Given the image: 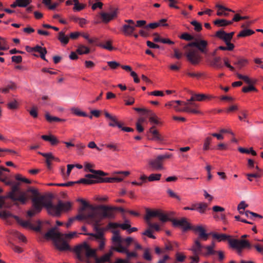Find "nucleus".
Segmentation results:
<instances>
[{
	"instance_id": "43",
	"label": "nucleus",
	"mask_w": 263,
	"mask_h": 263,
	"mask_svg": "<svg viewBox=\"0 0 263 263\" xmlns=\"http://www.w3.org/2000/svg\"><path fill=\"white\" fill-rule=\"evenodd\" d=\"M254 31L251 29H244L241 31L238 34V37H245L253 34Z\"/></svg>"
},
{
	"instance_id": "28",
	"label": "nucleus",
	"mask_w": 263,
	"mask_h": 263,
	"mask_svg": "<svg viewBox=\"0 0 263 263\" xmlns=\"http://www.w3.org/2000/svg\"><path fill=\"white\" fill-rule=\"evenodd\" d=\"M38 153L46 158L47 166L49 169H50L51 165V161L52 160V158H53V155L51 153H44L40 152H38Z\"/></svg>"
},
{
	"instance_id": "32",
	"label": "nucleus",
	"mask_w": 263,
	"mask_h": 263,
	"mask_svg": "<svg viewBox=\"0 0 263 263\" xmlns=\"http://www.w3.org/2000/svg\"><path fill=\"white\" fill-rule=\"evenodd\" d=\"M215 25L218 27H225L232 24V22L225 19H217L213 22Z\"/></svg>"
},
{
	"instance_id": "49",
	"label": "nucleus",
	"mask_w": 263,
	"mask_h": 263,
	"mask_svg": "<svg viewBox=\"0 0 263 263\" xmlns=\"http://www.w3.org/2000/svg\"><path fill=\"white\" fill-rule=\"evenodd\" d=\"M12 234L13 236L17 238L23 242H25L26 240L25 236L23 234L20 233V232L16 231H13L12 232Z\"/></svg>"
},
{
	"instance_id": "64",
	"label": "nucleus",
	"mask_w": 263,
	"mask_h": 263,
	"mask_svg": "<svg viewBox=\"0 0 263 263\" xmlns=\"http://www.w3.org/2000/svg\"><path fill=\"white\" fill-rule=\"evenodd\" d=\"M110 263H131L130 259L126 258L125 259L117 258L114 262Z\"/></svg>"
},
{
	"instance_id": "7",
	"label": "nucleus",
	"mask_w": 263,
	"mask_h": 263,
	"mask_svg": "<svg viewBox=\"0 0 263 263\" xmlns=\"http://www.w3.org/2000/svg\"><path fill=\"white\" fill-rule=\"evenodd\" d=\"M98 209L100 210V215L102 218L113 219L116 217V211H119L121 212H124L125 210L121 207H116L107 206L105 205H100L98 206Z\"/></svg>"
},
{
	"instance_id": "8",
	"label": "nucleus",
	"mask_w": 263,
	"mask_h": 263,
	"mask_svg": "<svg viewBox=\"0 0 263 263\" xmlns=\"http://www.w3.org/2000/svg\"><path fill=\"white\" fill-rule=\"evenodd\" d=\"M100 216V210L98 209L97 206L95 210L90 211L88 214H85L84 212H80V209L79 210V214L75 217H73L74 220L77 219L78 220H86L89 223H92L98 217Z\"/></svg>"
},
{
	"instance_id": "9",
	"label": "nucleus",
	"mask_w": 263,
	"mask_h": 263,
	"mask_svg": "<svg viewBox=\"0 0 263 263\" xmlns=\"http://www.w3.org/2000/svg\"><path fill=\"white\" fill-rule=\"evenodd\" d=\"M228 242L230 247L233 249H250L252 247L250 242L245 239L230 238L228 239Z\"/></svg>"
},
{
	"instance_id": "44",
	"label": "nucleus",
	"mask_w": 263,
	"mask_h": 263,
	"mask_svg": "<svg viewBox=\"0 0 263 263\" xmlns=\"http://www.w3.org/2000/svg\"><path fill=\"white\" fill-rule=\"evenodd\" d=\"M3 171H9V170L7 168L0 167V181H1L3 182H4L5 184L7 185H11L12 182L11 181H7L5 178H3L2 177Z\"/></svg>"
},
{
	"instance_id": "37",
	"label": "nucleus",
	"mask_w": 263,
	"mask_h": 263,
	"mask_svg": "<svg viewBox=\"0 0 263 263\" xmlns=\"http://www.w3.org/2000/svg\"><path fill=\"white\" fill-rule=\"evenodd\" d=\"M221 58L219 57H215L210 62V66L217 68H220L222 67L221 64L219 62Z\"/></svg>"
},
{
	"instance_id": "4",
	"label": "nucleus",
	"mask_w": 263,
	"mask_h": 263,
	"mask_svg": "<svg viewBox=\"0 0 263 263\" xmlns=\"http://www.w3.org/2000/svg\"><path fill=\"white\" fill-rule=\"evenodd\" d=\"M112 233L113 236L111 238V240L114 245V247H112V250L120 253L125 254L126 258L128 259H130L132 257H138L137 252L135 251L129 252L127 247H123V246L122 245L123 238L120 235L119 230H112Z\"/></svg>"
},
{
	"instance_id": "29",
	"label": "nucleus",
	"mask_w": 263,
	"mask_h": 263,
	"mask_svg": "<svg viewBox=\"0 0 263 263\" xmlns=\"http://www.w3.org/2000/svg\"><path fill=\"white\" fill-rule=\"evenodd\" d=\"M160 210H146V214L145 216V220L146 222L150 221V219L152 217H158V215L159 213Z\"/></svg>"
},
{
	"instance_id": "50",
	"label": "nucleus",
	"mask_w": 263,
	"mask_h": 263,
	"mask_svg": "<svg viewBox=\"0 0 263 263\" xmlns=\"http://www.w3.org/2000/svg\"><path fill=\"white\" fill-rule=\"evenodd\" d=\"M161 175L160 174H152L147 178L149 181H158L160 179Z\"/></svg>"
},
{
	"instance_id": "60",
	"label": "nucleus",
	"mask_w": 263,
	"mask_h": 263,
	"mask_svg": "<svg viewBox=\"0 0 263 263\" xmlns=\"http://www.w3.org/2000/svg\"><path fill=\"white\" fill-rule=\"evenodd\" d=\"M143 257L144 259L151 261L152 257L150 254L149 249H145L144 251Z\"/></svg>"
},
{
	"instance_id": "38",
	"label": "nucleus",
	"mask_w": 263,
	"mask_h": 263,
	"mask_svg": "<svg viewBox=\"0 0 263 263\" xmlns=\"http://www.w3.org/2000/svg\"><path fill=\"white\" fill-rule=\"evenodd\" d=\"M58 39L63 45H66L69 42V37L62 31L59 33Z\"/></svg>"
},
{
	"instance_id": "62",
	"label": "nucleus",
	"mask_w": 263,
	"mask_h": 263,
	"mask_svg": "<svg viewBox=\"0 0 263 263\" xmlns=\"http://www.w3.org/2000/svg\"><path fill=\"white\" fill-rule=\"evenodd\" d=\"M107 64L110 68L112 69H115L120 66V64L119 63L114 61L107 62Z\"/></svg>"
},
{
	"instance_id": "10",
	"label": "nucleus",
	"mask_w": 263,
	"mask_h": 263,
	"mask_svg": "<svg viewBox=\"0 0 263 263\" xmlns=\"http://www.w3.org/2000/svg\"><path fill=\"white\" fill-rule=\"evenodd\" d=\"M104 218H102V216L100 215L98 217L95 221L93 222L92 224L94 226V229L96 231L97 233L96 234L93 233H84V235H90L96 237V239L100 240L104 239L103 238V229H100L99 228L100 226V222L101 220Z\"/></svg>"
},
{
	"instance_id": "27",
	"label": "nucleus",
	"mask_w": 263,
	"mask_h": 263,
	"mask_svg": "<svg viewBox=\"0 0 263 263\" xmlns=\"http://www.w3.org/2000/svg\"><path fill=\"white\" fill-rule=\"evenodd\" d=\"M123 180V178L121 177H107V178H102L100 177H99L98 179L97 180V181L99 182H121Z\"/></svg>"
},
{
	"instance_id": "12",
	"label": "nucleus",
	"mask_w": 263,
	"mask_h": 263,
	"mask_svg": "<svg viewBox=\"0 0 263 263\" xmlns=\"http://www.w3.org/2000/svg\"><path fill=\"white\" fill-rule=\"evenodd\" d=\"M93 167V165L89 163H86L84 165V170L86 172H89L92 173V174H87L85 175L86 178H94L97 179L99 178V176H105L106 175L104 172L100 170H95L91 169V167Z\"/></svg>"
},
{
	"instance_id": "39",
	"label": "nucleus",
	"mask_w": 263,
	"mask_h": 263,
	"mask_svg": "<svg viewBox=\"0 0 263 263\" xmlns=\"http://www.w3.org/2000/svg\"><path fill=\"white\" fill-rule=\"evenodd\" d=\"M74 7L73 8V10L74 11H80L83 9H84L86 5L80 3L79 0H74Z\"/></svg>"
},
{
	"instance_id": "30",
	"label": "nucleus",
	"mask_w": 263,
	"mask_h": 263,
	"mask_svg": "<svg viewBox=\"0 0 263 263\" xmlns=\"http://www.w3.org/2000/svg\"><path fill=\"white\" fill-rule=\"evenodd\" d=\"M166 22V19L163 18L157 22H154L152 23H150L148 25H146L145 26V28H151V29H155L159 26H167L168 25L167 24H161V22Z\"/></svg>"
},
{
	"instance_id": "45",
	"label": "nucleus",
	"mask_w": 263,
	"mask_h": 263,
	"mask_svg": "<svg viewBox=\"0 0 263 263\" xmlns=\"http://www.w3.org/2000/svg\"><path fill=\"white\" fill-rule=\"evenodd\" d=\"M149 121L150 123L153 125L154 128H155V125H158L161 124V121L158 118L157 116H150Z\"/></svg>"
},
{
	"instance_id": "53",
	"label": "nucleus",
	"mask_w": 263,
	"mask_h": 263,
	"mask_svg": "<svg viewBox=\"0 0 263 263\" xmlns=\"http://www.w3.org/2000/svg\"><path fill=\"white\" fill-rule=\"evenodd\" d=\"M186 74L190 77L199 79L203 75V73L200 72H195L192 71H187L186 72Z\"/></svg>"
},
{
	"instance_id": "61",
	"label": "nucleus",
	"mask_w": 263,
	"mask_h": 263,
	"mask_svg": "<svg viewBox=\"0 0 263 263\" xmlns=\"http://www.w3.org/2000/svg\"><path fill=\"white\" fill-rule=\"evenodd\" d=\"M70 114H75L76 115H86L84 112L81 111L79 108L77 107L72 108Z\"/></svg>"
},
{
	"instance_id": "23",
	"label": "nucleus",
	"mask_w": 263,
	"mask_h": 263,
	"mask_svg": "<svg viewBox=\"0 0 263 263\" xmlns=\"http://www.w3.org/2000/svg\"><path fill=\"white\" fill-rule=\"evenodd\" d=\"M31 3V0H15L10 5V7L13 8L16 7L25 8L28 6Z\"/></svg>"
},
{
	"instance_id": "26",
	"label": "nucleus",
	"mask_w": 263,
	"mask_h": 263,
	"mask_svg": "<svg viewBox=\"0 0 263 263\" xmlns=\"http://www.w3.org/2000/svg\"><path fill=\"white\" fill-rule=\"evenodd\" d=\"M193 206H197L195 210L200 214H204L208 209V204L205 202H199L192 204Z\"/></svg>"
},
{
	"instance_id": "35",
	"label": "nucleus",
	"mask_w": 263,
	"mask_h": 263,
	"mask_svg": "<svg viewBox=\"0 0 263 263\" xmlns=\"http://www.w3.org/2000/svg\"><path fill=\"white\" fill-rule=\"evenodd\" d=\"M134 109L139 114H142L144 115H155V114L148 108H135Z\"/></svg>"
},
{
	"instance_id": "41",
	"label": "nucleus",
	"mask_w": 263,
	"mask_h": 263,
	"mask_svg": "<svg viewBox=\"0 0 263 263\" xmlns=\"http://www.w3.org/2000/svg\"><path fill=\"white\" fill-rule=\"evenodd\" d=\"M204 249L206 250V252L202 253V255L204 256L214 255L216 252V251H215L212 247H210L209 246H204Z\"/></svg>"
},
{
	"instance_id": "56",
	"label": "nucleus",
	"mask_w": 263,
	"mask_h": 263,
	"mask_svg": "<svg viewBox=\"0 0 263 263\" xmlns=\"http://www.w3.org/2000/svg\"><path fill=\"white\" fill-rule=\"evenodd\" d=\"M104 146L110 149H112L113 151H119V148L118 147V144L117 143H110L106 144Z\"/></svg>"
},
{
	"instance_id": "42",
	"label": "nucleus",
	"mask_w": 263,
	"mask_h": 263,
	"mask_svg": "<svg viewBox=\"0 0 263 263\" xmlns=\"http://www.w3.org/2000/svg\"><path fill=\"white\" fill-rule=\"evenodd\" d=\"M46 120L49 123H53L56 122H64L65 119H61L55 116H45Z\"/></svg>"
},
{
	"instance_id": "19",
	"label": "nucleus",
	"mask_w": 263,
	"mask_h": 263,
	"mask_svg": "<svg viewBox=\"0 0 263 263\" xmlns=\"http://www.w3.org/2000/svg\"><path fill=\"white\" fill-rule=\"evenodd\" d=\"M162 160L159 156H158L155 159L151 160L149 161V164L155 170H160L163 168L162 164Z\"/></svg>"
},
{
	"instance_id": "48",
	"label": "nucleus",
	"mask_w": 263,
	"mask_h": 263,
	"mask_svg": "<svg viewBox=\"0 0 263 263\" xmlns=\"http://www.w3.org/2000/svg\"><path fill=\"white\" fill-rule=\"evenodd\" d=\"M81 35L86 39L89 44H92L98 41V39L97 37L90 38L89 34L87 33H81Z\"/></svg>"
},
{
	"instance_id": "21",
	"label": "nucleus",
	"mask_w": 263,
	"mask_h": 263,
	"mask_svg": "<svg viewBox=\"0 0 263 263\" xmlns=\"http://www.w3.org/2000/svg\"><path fill=\"white\" fill-rule=\"evenodd\" d=\"M215 7L217 9L216 14L218 16H227L229 15V13L226 12V11L234 12L233 10L227 8L220 4H216L215 5Z\"/></svg>"
},
{
	"instance_id": "16",
	"label": "nucleus",
	"mask_w": 263,
	"mask_h": 263,
	"mask_svg": "<svg viewBox=\"0 0 263 263\" xmlns=\"http://www.w3.org/2000/svg\"><path fill=\"white\" fill-rule=\"evenodd\" d=\"M204 246L202 245L200 242L199 239H196L192 247L189 249V250L191 251L194 255H202V250L204 249Z\"/></svg>"
},
{
	"instance_id": "14",
	"label": "nucleus",
	"mask_w": 263,
	"mask_h": 263,
	"mask_svg": "<svg viewBox=\"0 0 263 263\" xmlns=\"http://www.w3.org/2000/svg\"><path fill=\"white\" fill-rule=\"evenodd\" d=\"M190 230H192L195 233H198V238L197 239H199V240L201 239L205 241L208 239L209 234L206 233L205 230L201 225L191 226Z\"/></svg>"
},
{
	"instance_id": "51",
	"label": "nucleus",
	"mask_w": 263,
	"mask_h": 263,
	"mask_svg": "<svg viewBox=\"0 0 263 263\" xmlns=\"http://www.w3.org/2000/svg\"><path fill=\"white\" fill-rule=\"evenodd\" d=\"M238 109V106L237 105H234L226 108L225 109L224 112L226 114H234L236 113V111Z\"/></svg>"
},
{
	"instance_id": "2",
	"label": "nucleus",
	"mask_w": 263,
	"mask_h": 263,
	"mask_svg": "<svg viewBox=\"0 0 263 263\" xmlns=\"http://www.w3.org/2000/svg\"><path fill=\"white\" fill-rule=\"evenodd\" d=\"M166 106H171L178 112L193 114H202V111L195 103L189 102L188 100L186 101H172L166 103Z\"/></svg>"
},
{
	"instance_id": "34",
	"label": "nucleus",
	"mask_w": 263,
	"mask_h": 263,
	"mask_svg": "<svg viewBox=\"0 0 263 263\" xmlns=\"http://www.w3.org/2000/svg\"><path fill=\"white\" fill-rule=\"evenodd\" d=\"M249 63L248 60L245 58H239L238 60L234 62V64L236 65L237 68L241 69Z\"/></svg>"
},
{
	"instance_id": "5",
	"label": "nucleus",
	"mask_w": 263,
	"mask_h": 263,
	"mask_svg": "<svg viewBox=\"0 0 263 263\" xmlns=\"http://www.w3.org/2000/svg\"><path fill=\"white\" fill-rule=\"evenodd\" d=\"M73 251L76 253V258L79 261L84 260V256L87 258L96 256V249H92L87 242H84L76 246L73 249Z\"/></svg>"
},
{
	"instance_id": "63",
	"label": "nucleus",
	"mask_w": 263,
	"mask_h": 263,
	"mask_svg": "<svg viewBox=\"0 0 263 263\" xmlns=\"http://www.w3.org/2000/svg\"><path fill=\"white\" fill-rule=\"evenodd\" d=\"M34 50L35 52H39L40 54V55H42L43 53L47 52V50L45 48L42 47L40 46L34 47Z\"/></svg>"
},
{
	"instance_id": "18",
	"label": "nucleus",
	"mask_w": 263,
	"mask_h": 263,
	"mask_svg": "<svg viewBox=\"0 0 263 263\" xmlns=\"http://www.w3.org/2000/svg\"><path fill=\"white\" fill-rule=\"evenodd\" d=\"M212 97L209 95L203 93H194L193 94L188 101L194 103V101H204L207 100H210Z\"/></svg>"
},
{
	"instance_id": "15",
	"label": "nucleus",
	"mask_w": 263,
	"mask_h": 263,
	"mask_svg": "<svg viewBox=\"0 0 263 263\" xmlns=\"http://www.w3.org/2000/svg\"><path fill=\"white\" fill-rule=\"evenodd\" d=\"M172 221L174 226L181 227L183 231L190 230V228H191L190 224L186 221V219L185 218H182L179 220L174 219L172 220Z\"/></svg>"
},
{
	"instance_id": "33",
	"label": "nucleus",
	"mask_w": 263,
	"mask_h": 263,
	"mask_svg": "<svg viewBox=\"0 0 263 263\" xmlns=\"http://www.w3.org/2000/svg\"><path fill=\"white\" fill-rule=\"evenodd\" d=\"M76 52L80 55L88 54L90 52V49L85 45H80L78 47Z\"/></svg>"
},
{
	"instance_id": "36",
	"label": "nucleus",
	"mask_w": 263,
	"mask_h": 263,
	"mask_svg": "<svg viewBox=\"0 0 263 263\" xmlns=\"http://www.w3.org/2000/svg\"><path fill=\"white\" fill-rule=\"evenodd\" d=\"M93 178H82L79 180L76 181V183H83L85 184H91L95 183H99L97 181V179H95V180L92 179Z\"/></svg>"
},
{
	"instance_id": "11",
	"label": "nucleus",
	"mask_w": 263,
	"mask_h": 263,
	"mask_svg": "<svg viewBox=\"0 0 263 263\" xmlns=\"http://www.w3.org/2000/svg\"><path fill=\"white\" fill-rule=\"evenodd\" d=\"M109 12H102L100 13V16L102 21L104 23H108L117 17L119 13L118 8L110 9Z\"/></svg>"
},
{
	"instance_id": "31",
	"label": "nucleus",
	"mask_w": 263,
	"mask_h": 263,
	"mask_svg": "<svg viewBox=\"0 0 263 263\" xmlns=\"http://www.w3.org/2000/svg\"><path fill=\"white\" fill-rule=\"evenodd\" d=\"M149 132L153 135L152 140L158 141H163V139L162 137L159 134L157 130L154 129V126H152L151 128H149Z\"/></svg>"
},
{
	"instance_id": "59",
	"label": "nucleus",
	"mask_w": 263,
	"mask_h": 263,
	"mask_svg": "<svg viewBox=\"0 0 263 263\" xmlns=\"http://www.w3.org/2000/svg\"><path fill=\"white\" fill-rule=\"evenodd\" d=\"M8 108L10 109H16L18 106V103L16 100L9 102L8 104Z\"/></svg>"
},
{
	"instance_id": "47",
	"label": "nucleus",
	"mask_w": 263,
	"mask_h": 263,
	"mask_svg": "<svg viewBox=\"0 0 263 263\" xmlns=\"http://www.w3.org/2000/svg\"><path fill=\"white\" fill-rule=\"evenodd\" d=\"M160 221L162 222H166L168 220H171L172 219H170L168 217V215L164 214L162 211L160 210L159 213L158 217Z\"/></svg>"
},
{
	"instance_id": "57",
	"label": "nucleus",
	"mask_w": 263,
	"mask_h": 263,
	"mask_svg": "<svg viewBox=\"0 0 263 263\" xmlns=\"http://www.w3.org/2000/svg\"><path fill=\"white\" fill-rule=\"evenodd\" d=\"M191 24L194 26V30L196 31H200L202 29V26H201V24L198 22L197 21H193L191 22Z\"/></svg>"
},
{
	"instance_id": "58",
	"label": "nucleus",
	"mask_w": 263,
	"mask_h": 263,
	"mask_svg": "<svg viewBox=\"0 0 263 263\" xmlns=\"http://www.w3.org/2000/svg\"><path fill=\"white\" fill-rule=\"evenodd\" d=\"M90 113L91 115H99L100 114H102L103 115H110L107 111L104 110L103 112H102L100 110L93 109L90 111Z\"/></svg>"
},
{
	"instance_id": "40",
	"label": "nucleus",
	"mask_w": 263,
	"mask_h": 263,
	"mask_svg": "<svg viewBox=\"0 0 263 263\" xmlns=\"http://www.w3.org/2000/svg\"><path fill=\"white\" fill-rule=\"evenodd\" d=\"M14 217L18 220V223L24 228L31 229L32 228V224L28 221H24L20 220L18 217L16 216Z\"/></svg>"
},
{
	"instance_id": "17",
	"label": "nucleus",
	"mask_w": 263,
	"mask_h": 263,
	"mask_svg": "<svg viewBox=\"0 0 263 263\" xmlns=\"http://www.w3.org/2000/svg\"><path fill=\"white\" fill-rule=\"evenodd\" d=\"M234 32L227 33L222 30L217 31L215 34V36L222 40L225 42L231 41L233 38Z\"/></svg>"
},
{
	"instance_id": "25",
	"label": "nucleus",
	"mask_w": 263,
	"mask_h": 263,
	"mask_svg": "<svg viewBox=\"0 0 263 263\" xmlns=\"http://www.w3.org/2000/svg\"><path fill=\"white\" fill-rule=\"evenodd\" d=\"M41 138L46 141L49 142L52 145H55L60 142L55 136L51 134L49 135H42Z\"/></svg>"
},
{
	"instance_id": "1",
	"label": "nucleus",
	"mask_w": 263,
	"mask_h": 263,
	"mask_svg": "<svg viewBox=\"0 0 263 263\" xmlns=\"http://www.w3.org/2000/svg\"><path fill=\"white\" fill-rule=\"evenodd\" d=\"M29 193H31L32 196V207L27 212V215L29 217H32L40 213L43 207L46 208L49 214L56 217L60 216L62 212H67L71 209L70 202H63L59 200L57 205H53L50 200L46 199L45 196H40L37 190L29 188L26 192H22L20 191L18 184L12 186L11 191L8 194L7 197L13 201H18L22 204H25L29 197Z\"/></svg>"
},
{
	"instance_id": "55",
	"label": "nucleus",
	"mask_w": 263,
	"mask_h": 263,
	"mask_svg": "<svg viewBox=\"0 0 263 263\" xmlns=\"http://www.w3.org/2000/svg\"><path fill=\"white\" fill-rule=\"evenodd\" d=\"M212 139V138L211 137H208L205 139L203 146V149L204 151H206L209 149V145Z\"/></svg>"
},
{
	"instance_id": "6",
	"label": "nucleus",
	"mask_w": 263,
	"mask_h": 263,
	"mask_svg": "<svg viewBox=\"0 0 263 263\" xmlns=\"http://www.w3.org/2000/svg\"><path fill=\"white\" fill-rule=\"evenodd\" d=\"M187 60L193 65H197L201 61V55L198 50L187 44L184 47Z\"/></svg>"
},
{
	"instance_id": "46",
	"label": "nucleus",
	"mask_w": 263,
	"mask_h": 263,
	"mask_svg": "<svg viewBox=\"0 0 263 263\" xmlns=\"http://www.w3.org/2000/svg\"><path fill=\"white\" fill-rule=\"evenodd\" d=\"M213 237L214 238H215L218 241H220L221 240H226L227 238H229L230 236L224 234H217V233H214L213 234Z\"/></svg>"
},
{
	"instance_id": "52",
	"label": "nucleus",
	"mask_w": 263,
	"mask_h": 263,
	"mask_svg": "<svg viewBox=\"0 0 263 263\" xmlns=\"http://www.w3.org/2000/svg\"><path fill=\"white\" fill-rule=\"evenodd\" d=\"M99 46L109 51H112L114 49V47L111 45V42L110 41L106 42L104 44H100Z\"/></svg>"
},
{
	"instance_id": "54",
	"label": "nucleus",
	"mask_w": 263,
	"mask_h": 263,
	"mask_svg": "<svg viewBox=\"0 0 263 263\" xmlns=\"http://www.w3.org/2000/svg\"><path fill=\"white\" fill-rule=\"evenodd\" d=\"M146 222L149 229L152 231L153 229L156 231H159L160 230V227L157 223H152L150 221Z\"/></svg>"
},
{
	"instance_id": "13",
	"label": "nucleus",
	"mask_w": 263,
	"mask_h": 263,
	"mask_svg": "<svg viewBox=\"0 0 263 263\" xmlns=\"http://www.w3.org/2000/svg\"><path fill=\"white\" fill-rule=\"evenodd\" d=\"M193 47L196 48L202 53H206L208 52L206 47L208 45V42L203 40H197L195 42L189 44Z\"/></svg>"
},
{
	"instance_id": "3",
	"label": "nucleus",
	"mask_w": 263,
	"mask_h": 263,
	"mask_svg": "<svg viewBox=\"0 0 263 263\" xmlns=\"http://www.w3.org/2000/svg\"><path fill=\"white\" fill-rule=\"evenodd\" d=\"M57 227L52 228L45 234L44 237L47 239H52L56 249L60 251L71 250L69 245L63 240V234L57 232Z\"/></svg>"
},
{
	"instance_id": "22",
	"label": "nucleus",
	"mask_w": 263,
	"mask_h": 263,
	"mask_svg": "<svg viewBox=\"0 0 263 263\" xmlns=\"http://www.w3.org/2000/svg\"><path fill=\"white\" fill-rule=\"evenodd\" d=\"M136 26L124 24L121 29L123 34L125 36L132 35L135 30Z\"/></svg>"
},
{
	"instance_id": "20",
	"label": "nucleus",
	"mask_w": 263,
	"mask_h": 263,
	"mask_svg": "<svg viewBox=\"0 0 263 263\" xmlns=\"http://www.w3.org/2000/svg\"><path fill=\"white\" fill-rule=\"evenodd\" d=\"M106 117L108 124L110 126L117 127L120 128L122 127V125H124L123 123L118 121L116 116H106Z\"/></svg>"
},
{
	"instance_id": "24",
	"label": "nucleus",
	"mask_w": 263,
	"mask_h": 263,
	"mask_svg": "<svg viewBox=\"0 0 263 263\" xmlns=\"http://www.w3.org/2000/svg\"><path fill=\"white\" fill-rule=\"evenodd\" d=\"M112 248H111V250L107 252V253L103 255L101 257L99 258L97 257V254H96V256H93L92 257L95 258V260H97L98 262L101 261L102 263H104L106 262L110 261V257L113 255L112 252Z\"/></svg>"
}]
</instances>
